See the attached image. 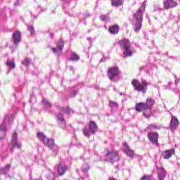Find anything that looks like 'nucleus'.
<instances>
[{"label":"nucleus","instance_id":"obj_9","mask_svg":"<svg viewBox=\"0 0 180 180\" xmlns=\"http://www.w3.org/2000/svg\"><path fill=\"white\" fill-rule=\"evenodd\" d=\"M170 129L172 130H176L179 126V120L176 116L171 115V120L169 123Z\"/></svg>","mask_w":180,"mask_h":180},{"label":"nucleus","instance_id":"obj_34","mask_svg":"<svg viewBox=\"0 0 180 180\" xmlns=\"http://www.w3.org/2000/svg\"><path fill=\"white\" fill-rule=\"evenodd\" d=\"M0 131H6V126H5V124L0 125Z\"/></svg>","mask_w":180,"mask_h":180},{"label":"nucleus","instance_id":"obj_37","mask_svg":"<svg viewBox=\"0 0 180 180\" xmlns=\"http://www.w3.org/2000/svg\"><path fill=\"white\" fill-rule=\"evenodd\" d=\"M28 30H29L31 33H34V27H33V26H30V27H28Z\"/></svg>","mask_w":180,"mask_h":180},{"label":"nucleus","instance_id":"obj_30","mask_svg":"<svg viewBox=\"0 0 180 180\" xmlns=\"http://www.w3.org/2000/svg\"><path fill=\"white\" fill-rule=\"evenodd\" d=\"M5 136H6V131H0V140H4V139H5Z\"/></svg>","mask_w":180,"mask_h":180},{"label":"nucleus","instance_id":"obj_26","mask_svg":"<svg viewBox=\"0 0 180 180\" xmlns=\"http://www.w3.org/2000/svg\"><path fill=\"white\" fill-rule=\"evenodd\" d=\"M6 65H8V67H9V68H11V70H13V68H15V63L11 60H8L6 62Z\"/></svg>","mask_w":180,"mask_h":180},{"label":"nucleus","instance_id":"obj_38","mask_svg":"<svg viewBox=\"0 0 180 180\" xmlns=\"http://www.w3.org/2000/svg\"><path fill=\"white\" fill-rule=\"evenodd\" d=\"M4 168L6 171H9L11 169V164L6 165Z\"/></svg>","mask_w":180,"mask_h":180},{"label":"nucleus","instance_id":"obj_11","mask_svg":"<svg viewBox=\"0 0 180 180\" xmlns=\"http://www.w3.org/2000/svg\"><path fill=\"white\" fill-rule=\"evenodd\" d=\"M122 146L124 147V153L127 155H128V157L133 158V157H134V150H133V149L130 148V146H129V145H127V143H123Z\"/></svg>","mask_w":180,"mask_h":180},{"label":"nucleus","instance_id":"obj_7","mask_svg":"<svg viewBox=\"0 0 180 180\" xmlns=\"http://www.w3.org/2000/svg\"><path fill=\"white\" fill-rule=\"evenodd\" d=\"M144 103L146 110H149V115L151 116V115H153V112L151 110L153 109V106L155 104V100L152 98H148Z\"/></svg>","mask_w":180,"mask_h":180},{"label":"nucleus","instance_id":"obj_3","mask_svg":"<svg viewBox=\"0 0 180 180\" xmlns=\"http://www.w3.org/2000/svg\"><path fill=\"white\" fill-rule=\"evenodd\" d=\"M135 110H136V112H143V115L145 116V117H150V110H147V108L146 107V104L143 102L141 103H138L136 104L135 106Z\"/></svg>","mask_w":180,"mask_h":180},{"label":"nucleus","instance_id":"obj_16","mask_svg":"<svg viewBox=\"0 0 180 180\" xmlns=\"http://www.w3.org/2000/svg\"><path fill=\"white\" fill-rule=\"evenodd\" d=\"M108 32L110 34H117L120 32L119 25L115 24L110 25L108 28Z\"/></svg>","mask_w":180,"mask_h":180},{"label":"nucleus","instance_id":"obj_5","mask_svg":"<svg viewBox=\"0 0 180 180\" xmlns=\"http://www.w3.org/2000/svg\"><path fill=\"white\" fill-rule=\"evenodd\" d=\"M146 11V4H142L141 9L134 14V19L136 22H143V12Z\"/></svg>","mask_w":180,"mask_h":180},{"label":"nucleus","instance_id":"obj_19","mask_svg":"<svg viewBox=\"0 0 180 180\" xmlns=\"http://www.w3.org/2000/svg\"><path fill=\"white\" fill-rule=\"evenodd\" d=\"M9 146L11 147V151H13V148H22V143L15 141L14 142H11Z\"/></svg>","mask_w":180,"mask_h":180},{"label":"nucleus","instance_id":"obj_41","mask_svg":"<svg viewBox=\"0 0 180 180\" xmlns=\"http://www.w3.org/2000/svg\"><path fill=\"white\" fill-rule=\"evenodd\" d=\"M153 129H160V128H158V127H157L156 125H153Z\"/></svg>","mask_w":180,"mask_h":180},{"label":"nucleus","instance_id":"obj_13","mask_svg":"<svg viewBox=\"0 0 180 180\" xmlns=\"http://www.w3.org/2000/svg\"><path fill=\"white\" fill-rule=\"evenodd\" d=\"M174 154H175V149L172 148V149L166 150L163 151L162 157L164 160H169V158H171V157L174 155Z\"/></svg>","mask_w":180,"mask_h":180},{"label":"nucleus","instance_id":"obj_36","mask_svg":"<svg viewBox=\"0 0 180 180\" xmlns=\"http://www.w3.org/2000/svg\"><path fill=\"white\" fill-rule=\"evenodd\" d=\"M6 174V170L4 169V167L0 168V174L5 175Z\"/></svg>","mask_w":180,"mask_h":180},{"label":"nucleus","instance_id":"obj_21","mask_svg":"<svg viewBox=\"0 0 180 180\" xmlns=\"http://www.w3.org/2000/svg\"><path fill=\"white\" fill-rule=\"evenodd\" d=\"M111 5L112 6H120L123 5V0H111Z\"/></svg>","mask_w":180,"mask_h":180},{"label":"nucleus","instance_id":"obj_39","mask_svg":"<svg viewBox=\"0 0 180 180\" xmlns=\"http://www.w3.org/2000/svg\"><path fill=\"white\" fill-rule=\"evenodd\" d=\"M52 51H53V53H55V54L58 52V51L57 50L56 48H52Z\"/></svg>","mask_w":180,"mask_h":180},{"label":"nucleus","instance_id":"obj_31","mask_svg":"<svg viewBox=\"0 0 180 180\" xmlns=\"http://www.w3.org/2000/svg\"><path fill=\"white\" fill-rule=\"evenodd\" d=\"M140 180H151V176L145 174L141 178Z\"/></svg>","mask_w":180,"mask_h":180},{"label":"nucleus","instance_id":"obj_20","mask_svg":"<svg viewBox=\"0 0 180 180\" xmlns=\"http://www.w3.org/2000/svg\"><path fill=\"white\" fill-rule=\"evenodd\" d=\"M165 176H166L165 169H164V168L159 169V171H158L159 180H164L165 179Z\"/></svg>","mask_w":180,"mask_h":180},{"label":"nucleus","instance_id":"obj_1","mask_svg":"<svg viewBox=\"0 0 180 180\" xmlns=\"http://www.w3.org/2000/svg\"><path fill=\"white\" fill-rule=\"evenodd\" d=\"M131 85L134 86L135 91L142 92V94H146L147 89H148V83H147L146 80L142 81L141 83L140 81L137 79H133L131 81Z\"/></svg>","mask_w":180,"mask_h":180},{"label":"nucleus","instance_id":"obj_10","mask_svg":"<svg viewBox=\"0 0 180 180\" xmlns=\"http://www.w3.org/2000/svg\"><path fill=\"white\" fill-rule=\"evenodd\" d=\"M178 4L174 0H164L163 6L164 8L168 10L169 8H175Z\"/></svg>","mask_w":180,"mask_h":180},{"label":"nucleus","instance_id":"obj_40","mask_svg":"<svg viewBox=\"0 0 180 180\" xmlns=\"http://www.w3.org/2000/svg\"><path fill=\"white\" fill-rule=\"evenodd\" d=\"M8 119H9V115H6L4 117V121L6 122V120H8Z\"/></svg>","mask_w":180,"mask_h":180},{"label":"nucleus","instance_id":"obj_27","mask_svg":"<svg viewBox=\"0 0 180 180\" xmlns=\"http://www.w3.org/2000/svg\"><path fill=\"white\" fill-rule=\"evenodd\" d=\"M15 141H18V133L16 131H14L12 135L11 139V143H13Z\"/></svg>","mask_w":180,"mask_h":180},{"label":"nucleus","instance_id":"obj_35","mask_svg":"<svg viewBox=\"0 0 180 180\" xmlns=\"http://www.w3.org/2000/svg\"><path fill=\"white\" fill-rule=\"evenodd\" d=\"M63 112H64L65 113H68V115L70 114V107H66V108H63L62 109Z\"/></svg>","mask_w":180,"mask_h":180},{"label":"nucleus","instance_id":"obj_18","mask_svg":"<svg viewBox=\"0 0 180 180\" xmlns=\"http://www.w3.org/2000/svg\"><path fill=\"white\" fill-rule=\"evenodd\" d=\"M124 57L127 58V57H131L133 56V51L131 49V47L125 48L124 49Z\"/></svg>","mask_w":180,"mask_h":180},{"label":"nucleus","instance_id":"obj_24","mask_svg":"<svg viewBox=\"0 0 180 180\" xmlns=\"http://www.w3.org/2000/svg\"><path fill=\"white\" fill-rule=\"evenodd\" d=\"M136 24H135V28L134 30L135 32H139V30H140L141 29V25L143 23V21H136Z\"/></svg>","mask_w":180,"mask_h":180},{"label":"nucleus","instance_id":"obj_32","mask_svg":"<svg viewBox=\"0 0 180 180\" xmlns=\"http://www.w3.org/2000/svg\"><path fill=\"white\" fill-rule=\"evenodd\" d=\"M22 64L24 65H26V66H27V65H29V64H30V59H29V58H25V60H24V61L22 62Z\"/></svg>","mask_w":180,"mask_h":180},{"label":"nucleus","instance_id":"obj_28","mask_svg":"<svg viewBox=\"0 0 180 180\" xmlns=\"http://www.w3.org/2000/svg\"><path fill=\"white\" fill-rule=\"evenodd\" d=\"M108 19H109V17L106 15H102L100 16V20H102V22H108Z\"/></svg>","mask_w":180,"mask_h":180},{"label":"nucleus","instance_id":"obj_14","mask_svg":"<svg viewBox=\"0 0 180 180\" xmlns=\"http://www.w3.org/2000/svg\"><path fill=\"white\" fill-rule=\"evenodd\" d=\"M89 128L91 134H95L98 131V124H96L95 121L89 122Z\"/></svg>","mask_w":180,"mask_h":180},{"label":"nucleus","instance_id":"obj_15","mask_svg":"<svg viewBox=\"0 0 180 180\" xmlns=\"http://www.w3.org/2000/svg\"><path fill=\"white\" fill-rule=\"evenodd\" d=\"M119 46L121 49H127L128 47H131V44H130V41L129 39H121L118 41Z\"/></svg>","mask_w":180,"mask_h":180},{"label":"nucleus","instance_id":"obj_29","mask_svg":"<svg viewBox=\"0 0 180 180\" xmlns=\"http://www.w3.org/2000/svg\"><path fill=\"white\" fill-rule=\"evenodd\" d=\"M47 178L49 180H56V176L54 175V173H49L47 175Z\"/></svg>","mask_w":180,"mask_h":180},{"label":"nucleus","instance_id":"obj_8","mask_svg":"<svg viewBox=\"0 0 180 180\" xmlns=\"http://www.w3.org/2000/svg\"><path fill=\"white\" fill-rule=\"evenodd\" d=\"M106 158L108 160H110L111 162H116V161H119V153L115 150L108 152L106 154Z\"/></svg>","mask_w":180,"mask_h":180},{"label":"nucleus","instance_id":"obj_12","mask_svg":"<svg viewBox=\"0 0 180 180\" xmlns=\"http://www.w3.org/2000/svg\"><path fill=\"white\" fill-rule=\"evenodd\" d=\"M22 39V33L18 30L15 31L13 34V41L14 44H19L20 40Z\"/></svg>","mask_w":180,"mask_h":180},{"label":"nucleus","instance_id":"obj_22","mask_svg":"<svg viewBox=\"0 0 180 180\" xmlns=\"http://www.w3.org/2000/svg\"><path fill=\"white\" fill-rule=\"evenodd\" d=\"M59 51H61L63 49H64V41L63 39H60L56 44Z\"/></svg>","mask_w":180,"mask_h":180},{"label":"nucleus","instance_id":"obj_17","mask_svg":"<svg viewBox=\"0 0 180 180\" xmlns=\"http://www.w3.org/2000/svg\"><path fill=\"white\" fill-rule=\"evenodd\" d=\"M66 171H68V167H63L61 165L58 166V174L59 176H63Z\"/></svg>","mask_w":180,"mask_h":180},{"label":"nucleus","instance_id":"obj_4","mask_svg":"<svg viewBox=\"0 0 180 180\" xmlns=\"http://www.w3.org/2000/svg\"><path fill=\"white\" fill-rule=\"evenodd\" d=\"M107 74L109 79L113 81V78L119 77V68L117 66H112L108 68L107 70Z\"/></svg>","mask_w":180,"mask_h":180},{"label":"nucleus","instance_id":"obj_2","mask_svg":"<svg viewBox=\"0 0 180 180\" xmlns=\"http://www.w3.org/2000/svg\"><path fill=\"white\" fill-rule=\"evenodd\" d=\"M37 136L38 139H39L42 141V143H44L46 147H48L49 148H53V147L56 146V144L54 143V139L51 138H47V136H46L44 134L41 132H38Z\"/></svg>","mask_w":180,"mask_h":180},{"label":"nucleus","instance_id":"obj_23","mask_svg":"<svg viewBox=\"0 0 180 180\" xmlns=\"http://www.w3.org/2000/svg\"><path fill=\"white\" fill-rule=\"evenodd\" d=\"M83 134H84L86 137H89V136H91V129L88 128V127H84L83 129Z\"/></svg>","mask_w":180,"mask_h":180},{"label":"nucleus","instance_id":"obj_33","mask_svg":"<svg viewBox=\"0 0 180 180\" xmlns=\"http://www.w3.org/2000/svg\"><path fill=\"white\" fill-rule=\"evenodd\" d=\"M110 105L112 108H117V106H119V104L115 101L110 102Z\"/></svg>","mask_w":180,"mask_h":180},{"label":"nucleus","instance_id":"obj_6","mask_svg":"<svg viewBox=\"0 0 180 180\" xmlns=\"http://www.w3.org/2000/svg\"><path fill=\"white\" fill-rule=\"evenodd\" d=\"M160 136L158 132L150 131L148 133V139L150 143L158 146V139Z\"/></svg>","mask_w":180,"mask_h":180},{"label":"nucleus","instance_id":"obj_25","mask_svg":"<svg viewBox=\"0 0 180 180\" xmlns=\"http://www.w3.org/2000/svg\"><path fill=\"white\" fill-rule=\"evenodd\" d=\"M70 60V61H78L79 56L75 53H72Z\"/></svg>","mask_w":180,"mask_h":180}]
</instances>
